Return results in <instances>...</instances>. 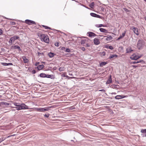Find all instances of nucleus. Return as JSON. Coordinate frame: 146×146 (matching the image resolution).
Returning a JSON list of instances; mask_svg holds the SVG:
<instances>
[{
  "label": "nucleus",
  "mask_w": 146,
  "mask_h": 146,
  "mask_svg": "<svg viewBox=\"0 0 146 146\" xmlns=\"http://www.w3.org/2000/svg\"><path fill=\"white\" fill-rule=\"evenodd\" d=\"M38 36L40 37V39L42 41H44L47 43L49 42V38L47 35L45 34H41L40 35H38Z\"/></svg>",
  "instance_id": "f257e3e1"
},
{
  "label": "nucleus",
  "mask_w": 146,
  "mask_h": 146,
  "mask_svg": "<svg viewBox=\"0 0 146 146\" xmlns=\"http://www.w3.org/2000/svg\"><path fill=\"white\" fill-rule=\"evenodd\" d=\"M14 105L15 106H17L15 108L18 110L27 109V108L25 107L26 105L24 104L15 103H14Z\"/></svg>",
  "instance_id": "f03ea898"
},
{
  "label": "nucleus",
  "mask_w": 146,
  "mask_h": 146,
  "mask_svg": "<svg viewBox=\"0 0 146 146\" xmlns=\"http://www.w3.org/2000/svg\"><path fill=\"white\" fill-rule=\"evenodd\" d=\"M19 38V37L18 36H14L11 37L9 41V42L12 44L13 42H14V41L18 39Z\"/></svg>",
  "instance_id": "7ed1b4c3"
},
{
  "label": "nucleus",
  "mask_w": 146,
  "mask_h": 146,
  "mask_svg": "<svg viewBox=\"0 0 146 146\" xmlns=\"http://www.w3.org/2000/svg\"><path fill=\"white\" fill-rule=\"evenodd\" d=\"M25 23L29 25H31V24L34 25H36V23L35 21L28 19L26 20Z\"/></svg>",
  "instance_id": "20e7f679"
},
{
  "label": "nucleus",
  "mask_w": 146,
  "mask_h": 146,
  "mask_svg": "<svg viewBox=\"0 0 146 146\" xmlns=\"http://www.w3.org/2000/svg\"><path fill=\"white\" fill-rule=\"evenodd\" d=\"M131 29H132L133 32L136 35H139L137 29L135 28L133 26L131 27Z\"/></svg>",
  "instance_id": "39448f33"
},
{
  "label": "nucleus",
  "mask_w": 146,
  "mask_h": 146,
  "mask_svg": "<svg viewBox=\"0 0 146 146\" xmlns=\"http://www.w3.org/2000/svg\"><path fill=\"white\" fill-rule=\"evenodd\" d=\"M48 107L47 108H38L37 110H38V111H48L49 110V108Z\"/></svg>",
  "instance_id": "423d86ee"
},
{
  "label": "nucleus",
  "mask_w": 146,
  "mask_h": 146,
  "mask_svg": "<svg viewBox=\"0 0 146 146\" xmlns=\"http://www.w3.org/2000/svg\"><path fill=\"white\" fill-rule=\"evenodd\" d=\"M87 34L90 37L93 36L94 37L96 36V34L92 32H89Z\"/></svg>",
  "instance_id": "0eeeda50"
},
{
  "label": "nucleus",
  "mask_w": 146,
  "mask_h": 146,
  "mask_svg": "<svg viewBox=\"0 0 146 146\" xmlns=\"http://www.w3.org/2000/svg\"><path fill=\"white\" fill-rule=\"evenodd\" d=\"M94 43L96 45H98L100 43L99 40L97 38H95L94 40Z\"/></svg>",
  "instance_id": "6e6552de"
},
{
  "label": "nucleus",
  "mask_w": 146,
  "mask_h": 146,
  "mask_svg": "<svg viewBox=\"0 0 146 146\" xmlns=\"http://www.w3.org/2000/svg\"><path fill=\"white\" fill-rule=\"evenodd\" d=\"M130 58L132 60H136L138 59L137 56L135 54H133L131 56Z\"/></svg>",
  "instance_id": "1a4fd4ad"
},
{
  "label": "nucleus",
  "mask_w": 146,
  "mask_h": 146,
  "mask_svg": "<svg viewBox=\"0 0 146 146\" xmlns=\"http://www.w3.org/2000/svg\"><path fill=\"white\" fill-rule=\"evenodd\" d=\"M112 82L111 76L110 75L109 79L106 82V84H108L111 83Z\"/></svg>",
  "instance_id": "9d476101"
},
{
  "label": "nucleus",
  "mask_w": 146,
  "mask_h": 146,
  "mask_svg": "<svg viewBox=\"0 0 146 146\" xmlns=\"http://www.w3.org/2000/svg\"><path fill=\"white\" fill-rule=\"evenodd\" d=\"M126 32V31H125L123 33L122 35H120L119 37L117 39V40H119L124 36L125 35Z\"/></svg>",
  "instance_id": "9b49d317"
},
{
  "label": "nucleus",
  "mask_w": 146,
  "mask_h": 146,
  "mask_svg": "<svg viewBox=\"0 0 146 146\" xmlns=\"http://www.w3.org/2000/svg\"><path fill=\"white\" fill-rule=\"evenodd\" d=\"M142 41V40H138L137 44V45L139 47H141Z\"/></svg>",
  "instance_id": "f8f14e48"
},
{
  "label": "nucleus",
  "mask_w": 146,
  "mask_h": 146,
  "mask_svg": "<svg viewBox=\"0 0 146 146\" xmlns=\"http://www.w3.org/2000/svg\"><path fill=\"white\" fill-rule=\"evenodd\" d=\"M44 67V66L43 64L39 65L38 66L36 67L38 70H42Z\"/></svg>",
  "instance_id": "ddd939ff"
},
{
  "label": "nucleus",
  "mask_w": 146,
  "mask_h": 146,
  "mask_svg": "<svg viewBox=\"0 0 146 146\" xmlns=\"http://www.w3.org/2000/svg\"><path fill=\"white\" fill-rule=\"evenodd\" d=\"M133 51V50H132L131 48L130 47L127 48L126 49L127 52V53H130Z\"/></svg>",
  "instance_id": "4468645a"
},
{
  "label": "nucleus",
  "mask_w": 146,
  "mask_h": 146,
  "mask_svg": "<svg viewBox=\"0 0 146 146\" xmlns=\"http://www.w3.org/2000/svg\"><path fill=\"white\" fill-rule=\"evenodd\" d=\"M22 58L23 59V61L25 63H28L29 60L25 56H23Z\"/></svg>",
  "instance_id": "2eb2a0df"
},
{
  "label": "nucleus",
  "mask_w": 146,
  "mask_h": 146,
  "mask_svg": "<svg viewBox=\"0 0 146 146\" xmlns=\"http://www.w3.org/2000/svg\"><path fill=\"white\" fill-rule=\"evenodd\" d=\"M105 37H106L105 36ZM107 38H106V40L107 41H110L112 39V37L110 35H108L107 36Z\"/></svg>",
  "instance_id": "dca6fc26"
},
{
  "label": "nucleus",
  "mask_w": 146,
  "mask_h": 146,
  "mask_svg": "<svg viewBox=\"0 0 146 146\" xmlns=\"http://www.w3.org/2000/svg\"><path fill=\"white\" fill-rule=\"evenodd\" d=\"M48 55L50 58H52L54 56L55 54L53 53L50 52L48 53Z\"/></svg>",
  "instance_id": "f3484780"
},
{
  "label": "nucleus",
  "mask_w": 146,
  "mask_h": 146,
  "mask_svg": "<svg viewBox=\"0 0 146 146\" xmlns=\"http://www.w3.org/2000/svg\"><path fill=\"white\" fill-rule=\"evenodd\" d=\"M99 29L100 31L102 32L106 33L107 32V30L103 28H100Z\"/></svg>",
  "instance_id": "a211bd4d"
},
{
  "label": "nucleus",
  "mask_w": 146,
  "mask_h": 146,
  "mask_svg": "<svg viewBox=\"0 0 146 146\" xmlns=\"http://www.w3.org/2000/svg\"><path fill=\"white\" fill-rule=\"evenodd\" d=\"M2 63V65H3V66H8V65H13V64L11 63Z\"/></svg>",
  "instance_id": "6ab92c4d"
},
{
  "label": "nucleus",
  "mask_w": 146,
  "mask_h": 146,
  "mask_svg": "<svg viewBox=\"0 0 146 146\" xmlns=\"http://www.w3.org/2000/svg\"><path fill=\"white\" fill-rule=\"evenodd\" d=\"M39 76L42 78H45L46 77V74L44 73H41L40 74Z\"/></svg>",
  "instance_id": "aec40b11"
},
{
  "label": "nucleus",
  "mask_w": 146,
  "mask_h": 146,
  "mask_svg": "<svg viewBox=\"0 0 146 146\" xmlns=\"http://www.w3.org/2000/svg\"><path fill=\"white\" fill-rule=\"evenodd\" d=\"M105 47L110 49L111 50H112L113 49V47L111 46H109L106 45L105 46Z\"/></svg>",
  "instance_id": "412c9836"
},
{
  "label": "nucleus",
  "mask_w": 146,
  "mask_h": 146,
  "mask_svg": "<svg viewBox=\"0 0 146 146\" xmlns=\"http://www.w3.org/2000/svg\"><path fill=\"white\" fill-rule=\"evenodd\" d=\"M107 64V62H102L100 64V66L101 67H102L103 66L106 64Z\"/></svg>",
  "instance_id": "4be33fe9"
},
{
  "label": "nucleus",
  "mask_w": 146,
  "mask_h": 146,
  "mask_svg": "<svg viewBox=\"0 0 146 146\" xmlns=\"http://www.w3.org/2000/svg\"><path fill=\"white\" fill-rule=\"evenodd\" d=\"M0 105H5V106H7L9 105V104L8 103L6 102H1L0 103Z\"/></svg>",
  "instance_id": "5701e85b"
},
{
  "label": "nucleus",
  "mask_w": 146,
  "mask_h": 146,
  "mask_svg": "<svg viewBox=\"0 0 146 146\" xmlns=\"http://www.w3.org/2000/svg\"><path fill=\"white\" fill-rule=\"evenodd\" d=\"M117 57V55L116 54H113L111 55L109 57V59L112 58L114 57Z\"/></svg>",
  "instance_id": "b1692460"
},
{
  "label": "nucleus",
  "mask_w": 146,
  "mask_h": 146,
  "mask_svg": "<svg viewBox=\"0 0 146 146\" xmlns=\"http://www.w3.org/2000/svg\"><path fill=\"white\" fill-rule=\"evenodd\" d=\"M14 49H18V50L19 51L21 50L20 48V47L18 45H15Z\"/></svg>",
  "instance_id": "393cba45"
},
{
  "label": "nucleus",
  "mask_w": 146,
  "mask_h": 146,
  "mask_svg": "<svg viewBox=\"0 0 146 146\" xmlns=\"http://www.w3.org/2000/svg\"><path fill=\"white\" fill-rule=\"evenodd\" d=\"M87 40H88L84 39L82 40L81 42V44H85Z\"/></svg>",
  "instance_id": "a878e982"
},
{
  "label": "nucleus",
  "mask_w": 146,
  "mask_h": 146,
  "mask_svg": "<svg viewBox=\"0 0 146 146\" xmlns=\"http://www.w3.org/2000/svg\"><path fill=\"white\" fill-rule=\"evenodd\" d=\"M141 132L142 133H145V136H146V129H141Z\"/></svg>",
  "instance_id": "bb28decb"
},
{
  "label": "nucleus",
  "mask_w": 146,
  "mask_h": 146,
  "mask_svg": "<svg viewBox=\"0 0 146 146\" xmlns=\"http://www.w3.org/2000/svg\"><path fill=\"white\" fill-rule=\"evenodd\" d=\"M94 2H92L89 5V7L92 8H93L94 7Z\"/></svg>",
  "instance_id": "cd10ccee"
},
{
  "label": "nucleus",
  "mask_w": 146,
  "mask_h": 146,
  "mask_svg": "<svg viewBox=\"0 0 146 146\" xmlns=\"http://www.w3.org/2000/svg\"><path fill=\"white\" fill-rule=\"evenodd\" d=\"M100 54L101 56L102 57L105 56L106 52H105L103 51L102 52H100Z\"/></svg>",
  "instance_id": "c85d7f7f"
},
{
  "label": "nucleus",
  "mask_w": 146,
  "mask_h": 146,
  "mask_svg": "<svg viewBox=\"0 0 146 146\" xmlns=\"http://www.w3.org/2000/svg\"><path fill=\"white\" fill-rule=\"evenodd\" d=\"M90 15L94 17H96V14L92 13H90Z\"/></svg>",
  "instance_id": "c756f323"
},
{
  "label": "nucleus",
  "mask_w": 146,
  "mask_h": 146,
  "mask_svg": "<svg viewBox=\"0 0 146 146\" xmlns=\"http://www.w3.org/2000/svg\"><path fill=\"white\" fill-rule=\"evenodd\" d=\"M52 75H46V77L48 78H52Z\"/></svg>",
  "instance_id": "7c9ffc66"
},
{
  "label": "nucleus",
  "mask_w": 146,
  "mask_h": 146,
  "mask_svg": "<svg viewBox=\"0 0 146 146\" xmlns=\"http://www.w3.org/2000/svg\"><path fill=\"white\" fill-rule=\"evenodd\" d=\"M64 70V67H60L59 68V70L60 72L63 71Z\"/></svg>",
  "instance_id": "2f4dec72"
},
{
  "label": "nucleus",
  "mask_w": 146,
  "mask_h": 146,
  "mask_svg": "<svg viewBox=\"0 0 146 146\" xmlns=\"http://www.w3.org/2000/svg\"><path fill=\"white\" fill-rule=\"evenodd\" d=\"M120 95H117L115 97V98L116 99H121V98H120Z\"/></svg>",
  "instance_id": "473e14b6"
},
{
  "label": "nucleus",
  "mask_w": 146,
  "mask_h": 146,
  "mask_svg": "<svg viewBox=\"0 0 146 146\" xmlns=\"http://www.w3.org/2000/svg\"><path fill=\"white\" fill-rule=\"evenodd\" d=\"M96 17L100 18L101 19H103L104 18L103 17H101L100 15L97 14Z\"/></svg>",
  "instance_id": "72a5a7b5"
},
{
  "label": "nucleus",
  "mask_w": 146,
  "mask_h": 146,
  "mask_svg": "<svg viewBox=\"0 0 146 146\" xmlns=\"http://www.w3.org/2000/svg\"><path fill=\"white\" fill-rule=\"evenodd\" d=\"M5 139V138L4 137H1L0 138V143L2 141H3Z\"/></svg>",
  "instance_id": "f704fd0d"
},
{
  "label": "nucleus",
  "mask_w": 146,
  "mask_h": 146,
  "mask_svg": "<svg viewBox=\"0 0 146 146\" xmlns=\"http://www.w3.org/2000/svg\"><path fill=\"white\" fill-rule=\"evenodd\" d=\"M139 63L138 60L136 61H133L131 62V64H136Z\"/></svg>",
  "instance_id": "c9c22d12"
},
{
  "label": "nucleus",
  "mask_w": 146,
  "mask_h": 146,
  "mask_svg": "<svg viewBox=\"0 0 146 146\" xmlns=\"http://www.w3.org/2000/svg\"><path fill=\"white\" fill-rule=\"evenodd\" d=\"M65 51L66 52H70V50L69 48H67L66 49Z\"/></svg>",
  "instance_id": "e433bc0d"
},
{
  "label": "nucleus",
  "mask_w": 146,
  "mask_h": 146,
  "mask_svg": "<svg viewBox=\"0 0 146 146\" xmlns=\"http://www.w3.org/2000/svg\"><path fill=\"white\" fill-rule=\"evenodd\" d=\"M55 45L56 46L58 47L59 46V43L58 42H56L55 43Z\"/></svg>",
  "instance_id": "4c0bfd02"
},
{
  "label": "nucleus",
  "mask_w": 146,
  "mask_h": 146,
  "mask_svg": "<svg viewBox=\"0 0 146 146\" xmlns=\"http://www.w3.org/2000/svg\"><path fill=\"white\" fill-rule=\"evenodd\" d=\"M123 9L125 11L127 12H129V11L127 9L125 8H123Z\"/></svg>",
  "instance_id": "58836bf2"
},
{
  "label": "nucleus",
  "mask_w": 146,
  "mask_h": 146,
  "mask_svg": "<svg viewBox=\"0 0 146 146\" xmlns=\"http://www.w3.org/2000/svg\"><path fill=\"white\" fill-rule=\"evenodd\" d=\"M103 25L102 24H100L99 25H96V27H100L103 26Z\"/></svg>",
  "instance_id": "ea45409f"
},
{
  "label": "nucleus",
  "mask_w": 146,
  "mask_h": 146,
  "mask_svg": "<svg viewBox=\"0 0 146 146\" xmlns=\"http://www.w3.org/2000/svg\"><path fill=\"white\" fill-rule=\"evenodd\" d=\"M44 28H45V29H51L50 27H49L47 26H45Z\"/></svg>",
  "instance_id": "a19ab883"
},
{
  "label": "nucleus",
  "mask_w": 146,
  "mask_h": 146,
  "mask_svg": "<svg viewBox=\"0 0 146 146\" xmlns=\"http://www.w3.org/2000/svg\"><path fill=\"white\" fill-rule=\"evenodd\" d=\"M44 116L45 117H47V118H48L49 117V114H45L44 115Z\"/></svg>",
  "instance_id": "79ce46f5"
},
{
  "label": "nucleus",
  "mask_w": 146,
  "mask_h": 146,
  "mask_svg": "<svg viewBox=\"0 0 146 146\" xmlns=\"http://www.w3.org/2000/svg\"><path fill=\"white\" fill-rule=\"evenodd\" d=\"M44 54L43 53L38 52V56H40L41 55H43Z\"/></svg>",
  "instance_id": "37998d69"
},
{
  "label": "nucleus",
  "mask_w": 146,
  "mask_h": 146,
  "mask_svg": "<svg viewBox=\"0 0 146 146\" xmlns=\"http://www.w3.org/2000/svg\"><path fill=\"white\" fill-rule=\"evenodd\" d=\"M32 73L33 74H35L36 73V71L35 70H33L32 71Z\"/></svg>",
  "instance_id": "c03bdc74"
},
{
  "label": "nucleus",
  "mask_w": 146,
  "mask_h": 146,
  "mask_svg": "<svg viewBox=\"0 0 146 146\" xmlns=\"http://www.w3.org/2000/svg\"><path fill=\"white\" fill-rule=\"evenodd\" d=\"M3 33V31L1 29H0V35Z\"/></svg>",
  "instance_id": "a18cd8bd"
},
{
  "label": "nucleus",
  "mask_w": 146,
  "mask_h": 146,
  "mask_svg": "<svg viewBox=\"0 0 146 146\" xmlns=\"http://www.w3.org/2000/svg\"><path fill=\"white\" fill-rule=\"evenodd\" d=\"M121 96H120V98H124L125 96H123V95H120Z\"/></svg>",
  "instance_id": "49530a36"
},
{
  "label": "nucleus",
  "mask_w": 146,
  "mask_h": 146,
  "mask_svg": "<svg viewBox=\"0 0 146 146\" xmlns=\"http://www.w3.org/2000/svg\"><path fill=\"white\" fill-rule=\"evenodd\" d=\"M39 62H36L35 64V66H37L39 64Z\"/></svg>",
  "instance_id": "de8ad7c7"
},
{
  "label": "nucleus",
  "mask_w": 146,
  "mask_h": 146,
  "mask_svg": "<svg viewBox=\"0 0 146 146\" xmlns=\"http://www.w3.org/2000/svg\"><path fill=\"white\" fill-rule=\"evenodd\" d=\"M86 46L87 47H89L90 46V45L88 43L86 44Z\"/></svg>",
  "instance_id": "09e8293b"
},
{
  "label": "nucleus",
  "mask_w": 146,
  "mask_h": 146,
  "mask_svg": "<svg viewBox=\"0 0 146 146\" xmlns=\"http://www.w3.org/2000/svg\"><path fill=\"white\" fill-rule=\"evenodd\" d=\"M15 46V45L14 46H12L11 47V49H14V47Z\"/></svg>",
  "instance_id": "8fccbe9b"
},
{
  "label": "nucleus",
  "mask_w": 146,
  "mask_h": 146,
  "mask_svg": "<svg viewBox=\"0 0 146 146\" xmlns=\"http://www.w3.org/2000/svg\"><path fill=\"white\" fill-rule=\"evenodd\" d=\"M82 50L83 51H84L85 50V48L84 47H82Z\"/></svg>",
  "instance_id": "3c124183"
},
{
  "label": "nucleus",
  "mask_w": 146,
  "mask_h": 146,
  "mask_svg": "<svg viewBox=\"0 0 146 146\" xmlns=\"http://www.w3.org/2000/svg\"><path fill=\"white\" fill-rule=\"evenodd\" d=\"M139 63L141 62H143V60H140L139 61L138 60Z\"/></svg>",
  "instance_id": "603ef678"
},
{
  "label": "nucleus",
  "mask_w": 146,
  "mask_h": 146,
  "mask_svg": "<svg viewBox=\"0 0 146 146\" xmlns=\"http://www.w3.org/2000/svg\"><path fill=\"white\" fill-rule=\"evenodd\" d=\"M100 91H103V92H105V90H104V89H102L101 90H99Z\"/></svg>",
  "instance_id": "864d4df0"
},
{
  "label": "nucleus",
  "mask_w": 146,
  "mask_h": 146,
  "mask_svg": "<svg viewBox=\"0 0 146 146\" xmlns=\"http://www.w3.org/2000/svg\"><path fill=\"white\" fill-rule=\"evenodd\" d=\"M12 25H15V22H13L12 23Z\"/></svg>",
  "instance_id": "5fc2aeb1"
},
{
  "label": "nucleus",
  "mask_w": 146,
  "mask_h": 146,
  "mask_svg": "<svg viewBox=\"0 0 146 146\" xmlns=\"http://www.w3.org/2000/svg\"><path fill=\"white\" fill-rule=\"evenodd\" d=\"M132 66L134 68H136L137 67V66L134 65H132Z\"/></svg>",
  "instance_id": "6e6d98bb"
},
{
  "label": "nucleus",
  "mask_w": 146,
  "mask_h": 146,
  "mask_svg": "<svg viewBox=\"0 0 146 146\" xmlns=\"http://www.w3.org/2000/svg\"><path fill=\"white\" fill-rule=\"evenodd\" d=\"M111 94H116L115 92H113V93H111Z\"/></svg>",
  "instance_id": "4d7b16f0"
},
{
  "label": "nucleus",
  "mask_w": 146,
  "mask_h": 146,
  "mask_svg": "<svg viewBox=\"0 0 146 146\" xmlns=\"http://www.w3.org/2000/svg\"><path fill=\"white\" fill-rule=\"evenodd\" d=\"M141 57V56H137V58L138 59L139 58Z\"/></svg>",
  "instance_id": "13d9d810"
},
{
  "label": "nucleus",
  "mask_w": 146,
  "mask_h": 146,
  "mask_svg": "<svg viewBox=\"0 0 146 146\" xmlns=\"http://www.w3.org/2000/svg\"><path fill=\"white\" fill-rule=\"evenodd\" d=\"M45 26H45V25H42V26L43 27H44V28L45 27Z\"/></svg>",
  "instance_id": "bf43d9fd"
},
{
  "label": "nucleus",
  "mask_w": 146,
  "mask_h": 146,
  "mask_svg": "<svg viewBox=\"0 0 146 146\" xmlns=\"http://www.w3.org/2000/svg\"><path fill=\"white\" fill-rule=\"evenodd\" d=\"M42 63H43L44 64H45V62H43Z\"/></svg>",
  "instance_id": "052dcab7"
},
{
  "label": "nucleus",
  "mask_w": 146,
  "mask_h": 146,
  "mask_svg": "<svg viewBox=\"0 0 146 146\" xmlns=\"http://www.w3.org/2000/svg\"><path fill=\"white\" fill-rule=\"evenodd\" d=\"M2 95H0V98L2 97Z\"/></svg>",
  "instance_id": "680f3d73"
},
{
  "label": "nucleus",
  "mask_w": 146,
  "mask_h": 146,
  "mask_svg": "<svg viewBox=\"0 0 146 146\" xmlns=\"http://www.w3.org/2000/svg\"><path fill=\"white\" fill-rule=\"evenodd\" d=\"M145 21H146V17H145Z\"/></svg>",
  "instance_id": "e2e57ef3"
},
{
  "label": "nucleus",
  "mask_w": 146,
  "mask_h": 146,
  "mask_svg": "<svg viewBox=\"0 0 146 146\" xmlns=\"http://www.w3.org/2000/svg\"><path fill=\"white\" fill-rule=\"evenodd\" d=\"M54 68V70H55L56 69L55 68Z\"/></svg>",
  "instance_id": "0e129e2a"
},
{
  "label": "nucleus",
  "mask_w": 146,
  "mask_h": 146,
  "mask_svg": "<svg viewBox=\"0 0 146 146\" xmlns=\"http://www.w3.org/2000/svg\"><path fill=\"white\" fill-rule=\"evenodd\" d=\"M54 68V70H55L56 69L55 68Z\"/></svg>",
  "instance_id": "69168bd1"
},
{
  "label": "nucleus",
  "mask_w": 146,
  "mask_h": 146,
  "mask_svg": "<svg viewBox=\"0 0 146 146\" xmlns=\"http://www.w3.org/2000/svg\"><path fill=\"white\" fill-rule=\"evenodd\" d=\"M54 68V70H55L56 69L55 68Z\"/></svg>",
  "instance_id": "338daca9"
},
{
  "label": "nucleus",
  "mask_w": 146,
  "mask_h": 146,
  "mask_svg": "<svg viewBox=\"0 0 146 146\" xmlns=\"http://www.w3.org/2000/svg\"><path fill=\"white\" fill-rule=\"evenodd\" d=\"M144 1H145V2H146V0H144Z\"/></svg>",
  "instance_id": "774afa93"
}]
</instances>
